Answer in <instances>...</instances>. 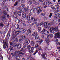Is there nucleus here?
<instances>
[{"mask_svg":"<svg viewBox=\"0 0 60 60\" xmlns=\"http://www.w3.org/2000/svg\"><path fill=\"white\" fill-rule=\"evenodd\" d=\"M26 5L24 4H22L21 6L19 8V10H20L17 13V11L15 12H14V14L13 15V17L15 18H17V15H19V16H21V13L22 12H23L22 11V9H24V8L25 7Z\"/></svg>","mask_w":60,"mask_h":60,"instance_id":"obj_1","label":"nucleus"},{"mask_svg":"<svg viewBox=\"0 0 60 60\" xmlns=\"http://www.w3.org/2000/svg\"><path fill=\"white\" fill-rule=\"evenodd\" d=\"M33 36H35V39L36 40L37 42H38L39 41V40L41 39L40 37H39L40 35L39 34H37V32H35L34 33L32 34Z\"/></svg>","mask_w":60,"mask_h":60,"instance_id":"obj_2","label":"nucleus"},{"mask_svg":"<svg viewBox=\"0 0 60 60\" xmlns=\"http://www.w3.org/2000/svg\"><path fill=\"white\" fill-rule=\"evenodd\" d=\"M10 44L12 45L13 47H17V48L18 49H20L21 47V45L19 44L18 43H13L12 42H10Z\"/></svg>","mask_w":60,"mask_h":60,"instance_id":"obj_3","label":"nucleus"},{"mask_svg":"<svg viewBox=\"0 0 60 60\" xmlns=\"http://www.w3.org/2000/svg\"><path fill=\"white\" fill-rule=\"evenodd\" d=\"M50 33H53L57 32V31H58V27L56 26L55 27V28H54L53 27H51L50 28L49 30Z\"/></svg>","mask_w":60,"mask_h":60,"instance_id":"obj_4","label":"nucleus"},{"mask_svg":"<svg viewBox=\"0 0 60 60\" xmlns=\"http://www.w3.org/2000/svg\"><path fill=\"white\" fill-rule=\"evenodd\" d=\"M3 43L4 45H3V47L4 49H5L6 48V47L7 48H8V47L7 40L6 39H5L4 41H3Z\"/></svg>","mask_w":60,"mask_h":60,"instance_id":"obj_5","label":"nucleus"},{"mask_svg":"<svg viewBox=\"0 0 60 60\" xmlns=\"http://www.w3.org/2000/svg\"><path fill=\"white\" fill-rule=\"evenodd\" d=\"M40 34H44L45 35H48L49 34V32L47 31V30L45 29H43V30L40 33Z\"/></svg>","mask_w":60,"mask_h":60,"instance_id":"obj_6","label":"nucleus"},{"mask_svg":"<svg viewBox=\"0 0 60 60\" xmlns=\"http://www.w3.org/2000/svg\"><path fill=\"white\" fill-rule=\"evenodd\" d=\"M18 1L17 2L15 3V4L14 5V6H16L18 5V2H19V3H22V4H24L25 3V1L24 0H17Z\"/></svg>","mask_w":60,"mask_h":60,"instance_id":"obj_7","label":"nucleus"},{"mask_svg":"<svg viewBox=\"0 0 60 60\" xmlns=\"http://www.w3.org/2000/svg\"><path fill=\"white\" fill-rule=\"evenodd\" d=\"M36 10L37 11V12L39 14V13H40L41 12V9H42V7H40L37 8H36Z\"/></svg>","mask_w":60,"mask_h":60,"instance_id":"obj_8","label":"nucleus"},{"mask_svg":"<svg viewBox=\"0 0 60 60\" xmlns=\"http://www.w3.org/2000/svg\"><path fill=\"white\" fill-rule=\"evenodd\" d=\"M23 30V29L22 28L20 29V31H19L15 32L16 34V35H18V34H19L21 32H22Z\"/></svg>","mask_w":60,"mask_h":60,"instance_id":"obj_9","label":"nucleus"},{"mask_svg":"<svg viewBox=\"0 0 60 60\" xmlns=\"http://www.w3.org/2000/svg\"><path fill=\"white\" fill-rule=\"evenodd\" d=\"M50 47H49V46H48V45L46 47V49H44V50H45V51H47V50H50L51 49V48H52V46L51 45H50Z\"/></svg>","mask_w":60,"mask_h":60,"instance_id":"obj_10","label":"nucleus"},{"mask_svg":"<svg viewBox=\"0 0 60 60\" xmlns=\"http://www.w3.org/2000/svg\"><path fill=\"white\" fill-rule=\"evenodd\" d=\"M59 7L57 5H56L54 6V7L52 8L51 7V8L52 9H54V10H58Z\"/></svg>","mask_w":60,"mask_h":60,"instance_id":"obj_11","label":"nucleus"},{"mask_svg":"<svg viewBox=\"0 0 60 60\" xmlns=\"http://www.w3.org/2000/svg\"><path fill=\"white\" fill-rule=\"evenodd\" d=\"M35 7L34 6L33 7V9H31L30 10V13H33L34 12V10H35Z\"/></svg>","mask_w":60,"mask_h":60,"instance_id":"obj_12","label":"nucleus"},{"mask_svg":"<svg viewBox=\"0 0 60 60\" xmlns=\"http://www.w3.org/2000/svg\"><path fill=\"white\" fill-rule=\"evenodd\" d=\"M25 43L26 45H28L30 43V40L28 39H26L25 41Z\"/></svg>","mask_w":60,"mask_h":60,"instance_id":"obj_13","label":"nucleus"},{"mask_svg":"<svg viewBox=\"0 0 60 60\" xmlns=\"http://www.w3.org/2000/svg\"><path fill=\"white\" fill-rule=\"evenodd\" d=\"M3 14L4 15H5V16H7L8 18H9V16L7 14V13L6 12V11H3Z\"/></svg>","mask_w":60,"mask_h":60,"instance_id":"obj_14","label":"nucleus"},{"mask_svg":"<svg viewBox=\"0 0 60 60\" xmlns=\"http://www.w3.org/2000/svg\"><path fill=\"white\" fill-rule=\"evenodd\" d=\"M53 34H50L47 36V37L48 39H49V38H51L53 37Z\"/></svg>","mask_w":60,"mask_h":60,"instance_id":"obj_15","label":"nucleus"},{"mask_svg":"<svg viewBox=\"0 0 60 60\" xmlns=\"http://www.w3.org/2000/svg\"><path fill=\"white\" fill-rule=\"evenodd\" d=\"M31 20L32 21H34V24H36V23H37V21H35V19H34L33 17H31Z\"/></svg>","mask_w":60,"mask_h":60,"instance_id":"obj_16","label":"nucleus"},{"mask_svg":"<svg viewBox=\"0 0 60 60\" xmlns=\"http://www.w3.org/2000/svg\"><path fill=\"white\" fill-rule=\"evenodd\" d=\"M25 22L24 21H22V22H21V23L19 24L20 25H22L23 26H26V24H25Z\"/></svg>","mask_w":60,"mask_h":60,"instance_id":"obj_17","label":"nucleus"},{"mask_svg":"<svg viewBox=\"0 0 60 60\" xmlns=\"http://www.w3.org/2000/svg\"><path fill=\"white\" fill-rule=\"evenodd\" d=\"M0 18L2 20L3 19L6 20V17L5 16H0Z\"/></svg>","mask_w":60,"mask_h":60,"instance_id":"obj_18","label":"nucleus"},{"mask_svg":"<svg viewBox=\"0 0 60 60\" xmlns=\"http://www.w3.org/2000/svg\"><path fill=\"white\" fill-rule=\"evenodd\" d=\"M34 44H35V42L33 41H31L30 43V45L32 46H34Z\"/></svg>","mask_w":60,"mask_h":60,"instance_id":"obj_19","label":"nucleus"},{"mask_svg":"<svg viewBox=\"0 0 60 60\" xmlns=\"http://www.w3.org/2000/svg\"><path fill=\"white\" fill-rule=\"evenodd\" d=\"M34 48H34V47H32L31 48V49L32 50H30L29 51V53H33V50H34Z\"/></svg>","mask_w":60,"mask_h":60,"instance_id":"obj_20","label":"nucleus"},{"mask_svg":"<svg viewBox=\"0 0 60 60\" xmlns=\"http://www.w3.org/2000/svg\"><path fill=\"white\" fill-rule=\"evenodd\" d=\"M22 17L23 18H25L26 17V14L25 12H23L22 14Z\"/></svg>","mask_w":60,"mask_h":60,"instance_id":"obj_21","label":"nucleus"},{"mask_svg":"<svg viewBox=\"0 0 60 60\" xmlns=\"http://www.w3.org/2000/svg\"><path fill=\"white\" fill-rule=\"evenodd\" d=\"M15 27L16 29H18V28H19V24H15Z\"/></svg>","mask_w":60,"mask_h":60,"instance_id":"obj_22","label":"nucleus"},{"mask_svg":"<svg viewBox=\"0 0 60 60\" xmlns=\"http://www.w3.org/2000/svg\"><path fill=\"white\" fill-rule=\"evenodd\" d=\"M16 59L17 60H19L20 59V56L19 55H17L16 57Z\"/></svg>","mask_w":60,"mask_h":60,"instance_id":"obj_23","label":"nucleus"},{"mask_svg":"<svg viewBox=\"0 0 60 60\" xmlns=\"http://www.w3.org/2000/svg\"><path fill=\"white\" fill-rule=\"evenodd\" d=\"M12 48V46H10L9 47V50H10V52H12L13 51V49L12 48Z\"/></svg>","mask_w":60,"mask_h":60,"instance_id":"obj_24","label":"nucleus"},{"mask_svg":"<svg viewBox=\"0 0 60 60\" xmlns=\"http://www.w3.org/2000/svg\"><path fill=\"white\" fill-rule=\"evenodd\" d=\"M15 22H16V23H20L19 20L18 19H15Z\"/></svg>","mask_w":60,"mask_h":60,"instance_id":"obj_25","label":"nucleus"},{"mask_svg":"<svg viewBox=\"0 0 60 60\" xmlns=\"http://www.w3.org/2000/svg\"><path fill=\"white\" fill-rule=\"evenodd\" d=\"M31 14H29L28 15H27V19H29L30 20V16H31Z\"/></svg>","mask_w":60,"mask_h":60,"instance_id":"obj_26","label":"nucleus"},{"mask_svg":"<svg viewBox=\"0 0 60 60\" xmlns=\"http://www.w3.org/2000/svg\"><path fill=\"white\" fill-rule=\"evenodd\" d=\"M41 38V39L39 40V41L41 40V41H40L39 42V44H41V43L42 42V41H43L44 40L43 39H41V38Z\"/></svg>","mask_w":60,"mask_h":60,"instance_id":"obj_27","label":"nucleus"},{"mask_svg":"<svg viewBox=\"0 0 60 60\" xmlns=\"http://www.w3.org/2000/svg\"><path fill=\"white\" fill-rule=\"evenodd\" d=\"M33 3L35 5H37L38 4H39V3L36 2V1L35 0L33 1Z\"/></svg>","mask_w":60,"mask_h":60,"instance_id":"obj_28","label":"nucleus"},{"mask_svg":"<svg viewBox=\"0 0 60 60\" xmlns=\"http://www.w3.org/2000/svg\"><path fill=\"white\" fill-rule=\"evenodd\" d=\"M45 41L47 44H49L50 42L49 40L48 39L45 40Z\"/></svg>","mask_w":60,"mask_h":60,"instance_id":"obj_29","label":"nucleus"},{"mask_svg":"<svg viewBox=\"0 0 60 60\" xmlns=\"http://www.w3.org/2000/svg\"><path fill=\"white\" fill-rule=\"evenodd\" d=\"M22 39L23 40H25V39H26V35H23L22 36Z\"/></svg>","mask_w":60,"mask_h":60,"instance_id":"obj_30","label":"nucleus"},{"mask_svg":"<svg viewBox=\"0 0 60 60\" xmlns=\"http://www.w3.org/2000/svg\"><path fill=\"white\" fill-rule=\"evenodd\" d=\"M38 31L39 32H40L41 30V28L40 27H38Z\"/></svg>","mask_w":60,"mask_h":60,"instance_id":"obj_31","label":"nucleus"},{"mask_svg":"<svg viewBox=\"0 0 60 60\" xmlns=\"http://www.w3.org/2000/svg\"><path fill=\"white\" fill-rule=\"evenodd\" d=\"M11 55L13 56H16V53H11Z\"/></svg>","mask_w":60,"mask_h":60,"instance_id":"obj_32","label":"nucleus"},{"mask_svg":"<svg viewBox=\"0 0 60 60\" xmlns=\"http://www.w3.org/2000/svg\"><path fill=\"white\" fill-rule=\"evenodd\" d=\"M31 26H32V27H33V28H34L35 27V24H34V23H32L31 24Z\"/></svg>","mask_w":60,"mask_h":60,"instance_id":"obj_33","label":"nucleus"},{"mask_svg":"<svg viewBox=\"0 0 60 60\" xmlns=\"http://www.w3.org/2000/svg\"><path fill=\"white\" fill-rule=\"evenodd\" d=\"M52 3L50 1H48L46 2V5H49V4H51Z\"/></svg>","mask_w":60,"mask_h":60,"instance_id":"obj_34","label":"nucleus"},{"mask_svg":"<svg viewBox=\"0 0 60 60\" xmlns=\"http://www.w3.org/2000/svg\"><path fill=\"white\" fill-rule=\"evenodd\" d=\"M13 39H15V41H16V42H18V39L17 38H13Z\"/></svg>","mask_w":60,"mask_h":60,"instance_id":"obj_35","label":"nucleus"},{"mask_svg":"<svg viewBox=\"0 0 60 60\" xmlns=\"http://www.w3.org/2000/svg\"><path fill=\"white\" fill-rule=\"evenodd\" d=\"M47 26V23L46 22H44V26Z\"/></svg>","mask_w":60,"mask_h":60,"instance_id":"obj_36","label":"nucleus"},{"mask_svg":"<svg viewBox=\"0 0 60 60\" xmlns=\"http://www.w3.org/2000/svg\"><path fill=\"white\" fill-rule=\"evenodd\" d=\"M43 22L42 21L39 24V26H42V25H43Z\"/></svg>","mask_w":60,"mask_h":60,"instance_id":"obj_37","label":"nucleus"},{"mask_svg":"<svg viewBox=\"0 0 60 60\" xmlns=\"http://www.w3.org/2000/svg\"><path fill=\"white\" fill-rule=\"evenodd\" d=\"M27 48L29 50L30 49H31V46L30 45H28V46Z\"/></svg>","mask_w":60,"mask_h":60,"instance_id":"obj_38","label":"nucleus"},{"mask_svg":"<svg viewBox=\"0 0 60 60\" xmlns=\"http://www.w3.org/2000/svg\"><path fill=\"white\" fill-rule=\"evenodd\" d=\"M28 10V9L27 8H24V11H27Z\"/></svg>","mask_w":60,"mask_h":60,"instance_id":"obj_39","label":"nucleus"},{"mask_svg":"<svg viewBox=\"0 0 60 60\" xmlns=\"http://www.w3.org/2000/svg\"><path fill=\"white\" fill-rule=\"evenodd\" d=\"M41 37L42 39H41V40H42V39L43 40V39H45V37L43 35H42L41 36Z\"/></svg>","mask_w":60,"mask_h":60,"instance_id":"obj_40","label":"nucleus"},{"mask_svg":"<svg viewBox=\"0 0 60 60\" xmlns=\"http://www.w3.org/2000/svg\"><path fill=\"white\" fill-rule=\"evenodd\" d=\"M41 56H42V57L43 58H44V57H45V56L44 53H43L42 54H41Z\"/></svg>","mask_w":60,"mask_h":60,"instance_id":"obj_41","label":"nucleus"},{"mask_svg":"<svg viewBox=\"0 0 60 60\" xmlns=\"http://www.w3.org/2000/svg\"><path fill=\"white\" fill-rule=\"evenodd\" d=\"M39 46V45L37 44L35 45V47L36 48H38Z\"/></svg>","mask_w":60,"mask_h":60,"instance_id":"obj_42","label":"nucleus"},{"mask_svg":"<svg viewBox=\"0 0 60 60\" xmlns=\"http://www.w3.org/2000/svg\"><path fill=\"white\" fill-rule=\"evenodd\" d=\"M3 2L4 3H5L6 2V1H8V2H9V1H10V0H3Z\"/></svg>","mask_w":60,"mask_h":60,"instance_id":"obj_43","label":"nucleus"},{"mask_svg":"<svg viewBox=\"0 0 60 60\" xmlns=\"http://www.w3.org/2000/svg\"><path fill=\"white\" fill-rule=\"evenodd\" d=\"M22 41L23 40H22V39H19V42H22Z\"/></svg>","mask_w":60,"mask_h":60,"instance_id":"obj_44","label":"nucleus"},{"mask_svg":"<svg viewBox=\"0 0 60 60\" xmlns=\"http://www.w3.org/2000/svg\"><path fill=\"white\" fill-rule=\"evenodd\" d=\"M41 15L42 16H44L45 15V14L44 13H42L41 14Z\"/></svg>","mask_w":60,"mask_h":60,"instance_id":"obj_45","label":"nucleus"},{"mask_svg":"<svg viewBox=\"0 0 60 60\" xmlns=\"http://www.w3.org/2000/svg\"><path fill=\"white\" fill-rule=\"evenodd\" d=\"M15 53H21L20 51H19L18 50L16 51H15Z\"/></svg>","mask_w":60,"mask_h":60,"instance_id":"obj_46","label":"nucleus"},{"mask_svg":"<svg viewBox=\"0 0 60 60\" xmlns=\"http://www.w3.org/2000/svg\"><path fill=\"white\" fill-rule=\"evenodd\" d=\"M26 48V45H25L24 46H23V48H22V49H21V51H22V50L23 49H24V48Z\"/></svg>","mask_w":60,"mask_h":60,"instance_id":"obj_47","label":"nucleus"},{"mask_svg":"<svg viewBox=\"0 0 60 60\" xmlns=\"http://www.w3.org/2000/svg\"><path fill=\"white\" fill-rule=\"evenodd\" d=\"M28 3L30 5L32 4V1H29L28 2Z\"/></svg>","mask_w":60,"mask_h":60,"instance_id":"obj_48","label":"nucleus"},{"mask_svg":"<svg viewBox=\"0 0 60 60\" xmlns=\"http://www.w3.org/2000/svg\"><path fill=\"white\" fill-rule=\"evenodd\" d=\"M49 26H47L45 27V29H49Z\"/></svg>","mask_w":60,"mask_h":60,"instance_id":"obj_49","label":"nucleus"},{"mask_svg":"<svg viewBox=\"0 0 60 60\" xmlns=\"http://www.w3.org/2000/svg\"><path fill=\"white\" fill-rule=\"evenodd\" d=\"M4 24H0V26H2V27H4Z\"/></svg>","mask_w":60,"mask_h":60,"instance_id":"obj_50","label":"nucleus"},{"mask_svg":"<svg viewBox=\"0 0 60 60\" xmlns=\"http://www.w3.org/2000/svg\"><path fill=\"white\" fill-rule=\"evenodd\" d=\"M27 32L29 33H30V34L31 33V31H30V30H28Z\"/></svg>","mask_w":60,"mask_h":60,"instance_id":"obj_51","label":"nucleus"},{"mask_svg":"<svg viewBox=\"0 0 60 60\" xmlns=\"http://www.w3.org/2000/svg\"><path fill=\"white\" fill-rule=\"evenodd\" d=\"M36 26L37 27L38 26H39V23H36Z\"/></svg>","mask_w":60,"mask_h":60,"instance_id":"obj_52","label":"nucleus"},{"mask_svg":"<svg viewBox=\"0 0 60 60\" xmlns=\"http://www.w3.org/2000/svg\"><path fill=\"white\" fill-rule=\"evenodd\" d=\"M48 25L49 26H51V25H52V22H51L50 23H49Z\"/></svg>","mask_w":60,"mask_h":60,"instance_id":"obj_53","label":"nucleus"},{"mask_svg":"<svg viewBox=\"0 0 60 60\" xmlns=\"http://www.w3.org/2000/svg\"><path fill=\"white\" fill-rule=\"evenodd\" d=\"M25 32H26V30L25 29H23L22 31V33H25Z\"/></svg>","mask_w":60,"mask_h":60,"instance_id":"obj_54","label":"nucleus"},{"mask_svg":"<svg viewBox=\"0 0 60 60\" xmlns=\"http://www.w3.org/2000/svg\"><path fill=\"white\" fill-rule=\"evenodd\" d=\"M27 22L28 24H30L31 23V21H30V20H28L27 21Z\"/></svg>","mask_w":60,"mask_h":60,"instance_id":"obj_55","label":"nucleus"},{"mask_svg":"<svg viewBox=\"0 0 60 60\" xmlns=\"http://www.w3.org/2000/svg\"><path fill=\"white\" fill-rule=\"evenodd\" d=\"M54 19H55V20H57V17H56V16H55Z\"/></svg>","mask_w":60,"mask_h":60,"instance_id":"obj_56","label":"nucleus"},{"mask_svg":"<svg viewBox=\"0 0 60 60\" xmlns=\"http://www.w3.org/2000/svg\"><path fill=\"white\" fill-rule=\"evenodd\" d=\"M43 4L44 5H47V2H45Z\"/></svg>","mask_w":60,"mask_h":60,"instance_id":"obj_57","label":"nucleus"},{"mask_svg":"<svg viewBox=\"0 0 60 60\" xmlns=\"http://www.w3.org/2000/svg\"><path fill=\"white\" fill-rule=\"evenodd\" d=\"M52 13H50V15L49 16V18H51V16H52Z\"/></svg>","mask_w":60,"mask_h":60,"instance_id":"obj_58","label":"nucleus"},{"mask_svg":"<svg viewBox=\"0 0 60 60\" xmlns=\"http://www.w3.org/2000/svg\"><path fill=\"white\" fill-rule=\"evenodd\" d=\"M19 54H21L22 55H24V54L22 53H19Z\"/></svg>","mask_w":60,"mask_h":60,"instance_id":"obj_59","label":"nucleus"},{"mask_svg":"<svg viewBox=\"0 0 60 60\" xmlns=\"http://www.w3.org/2000/svg\"><path fill=\"white\" fill-rule=\"evenodd\" d=\"M7 36L8 37H10V34H8Z\"/></svg>","mask_w":60,"mask_h":60,"instance_id":"obj_60","label":"nucleus"},{"mask_svg":"<svg viewBox=\"0 0 60 60\" xmlns=\"http://www.w3.org/2000/svg\"><path fill=\"white\" fill-rule=\"evenodd\" d=\"M41 47H39L38 48V50H41Z\"/></svg>","mask_w":60,"mask_h":60,"instance_id":"obj_61","label":"nucleus"},{"mask_svg":"<svg viewBox=\"0 0 60 60\" xmlns=\"http://www.w3.org/2000/svg\"><path fill=\"white\" fill-rule=\"evenodd\" d=\"M1 58L2 59H3V57H2L0 56V59H1Z\"/></svg>","mask_w":60,"mask_h":60,"instance_id":"obj_62","label":"nucleus"},{"mask_svg":"<svg viewBox=\"0 0 60 60\" xmlns=\"http://www.w3.org/2000/svg\"><path fill=\"white\" fill-rule=\"evenodd\" d=\"M22 60H25V58L24 57L22 58Z\"/></svg>","mask_w":60,"mask_h":60,"instance_id":"obj_63","label":"nucleus"},{"mask_svg":"<svg viewBox=\"0 0 60 60\" xmlns=\"http://www.w3.org/2000/svg\"><path fill=\"white\" fill-rule=\"evenodd\" d=\"M38 50H36V51H35V53H38Z\"/></svg>","mask_w":60,"mask_h":60,"instance_id":"obj_64","label":"nucleus"}]
</instances>
